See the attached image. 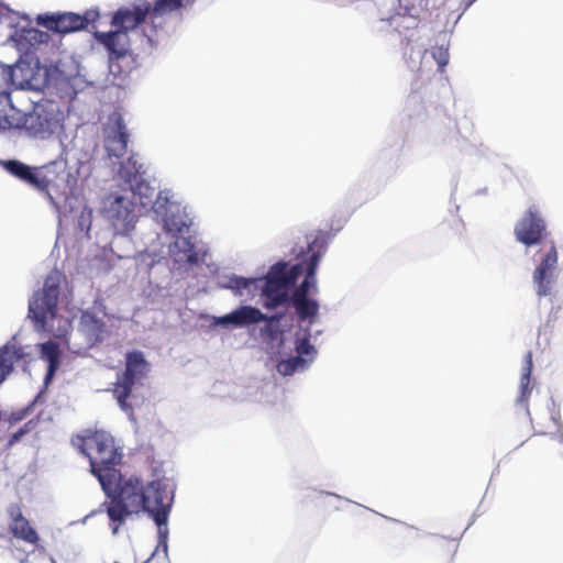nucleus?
Instances as JSON below:
<instances>
[{
  "instance_id": "nucleus-21",
  "label": "nucleus",
  "mask_w": 563,
  "mask_h": 563,
  "mask_svg": "<svg viewBox=\"0 0 563 563\" xmlns=\"http://www.w3.org/2000/svg\"><path fill=\"white\" fill-rule=\"evenodd\" d=\"M108 213L114 225H121L125 229L132 224L135 219L133 203L123 196L114 198L108 209Z\"/></svg>"
},
{
  "instance_id": "nucleus-15",
  "label": "nucleus",
  "mask_w": 563,
  "mask_h": 563,
  "mask_svg": "<svg viewBox=\"0 0 563 563\" xmlns=\"http://www.w3.org/2000/svg\"><path fill=\"white\" fill-rule=\"evenodd\" d=\"M113 123L111 131L106 136V150L110 157H122L128 150L129 133L123 117L114 112L110 117Z\"/></svg>"
},
{
  "instance_id": "nucleus-2",
  "label": "nucleus",
  "mask_w": 563,
  "mask_h": 563,
  "mask_svg": "<svg viewBox=\"0 0 563 563\" xmlns=\"http://www.w3.org/2000/svg\"><path fill=\"white\" fill-rule=\"evenodd\" d=\"M63 274L53 269L44 280L43 288L34 292L29 302V317L36 331L46 332L57 339L67 335L70 321L57 313Z\"/></svg>"
},
{
  "instance_id": "nucleus-31",
  "label": "nucleus",
  "mask_w": 563,
  "mask_h": 563,
  "mask_svg": "<svg viewBox=\"0 0 563 563\" xmlns=\"http://www.w3.org/2000/svg\"><path fill=\"white\" fill-rule=\"evenodd\" d=\"M170 205L172 202L168 198L167 192L159 191L157 194L155 201L153 202L152 209L157 216L162 217L166 221Z\"/></svg>"
},
{
  "instance_id": "nucleus-33",
  "label": "nucleus",
  "mask_w": 563,
  "mask_h": 563,
  "mask_svg": "<svg viewBox=\"0 0 563 563\" xmlns=\"http://www.w3.org/2000/svg\"><path fill=\"white\" fill-rule=\"evenodd\" d=\"M141 165L137 166L136 162L130 157L126 163L121 166L120 173L123 177H126L130 180L132 177H136V175L141 173Z\"/></svg>"
},
{
  "instance_id": "nucleus-32",
  "label": "nucleus",
  "mask_w": 563,
  "mask_h": 563,
  "mask_svg": "<svg viewBox=\"0 0 563 563\" xmlns=\"http://www.w3.org/2000/svg\"><path fill=\"white\" fill-rule=\"evenodd\" d=\"M295 349L297 352V356H308V361H312L317 353L314 346L310 343L309 335H305L303 338L298 339Z\"/></svg>"
},
{
  "instance_id": "nucleus-13",
  "label": "nucleus",
  "mask_w": 563,
  "mask_h": 563,
  "mask_svg": "<svg viewBox=\"0 0 563 563\" xmlns=\"http://www.w3.org/2000/svg\"><path fill=\"white\" fill-rule=\"evenodd\" d=\"M108 495L115 494L131 511H144L145 485L137 477L123 478L120 473L118 485L113 489L106 492Z\"/></svg>"
},
{
  "instance_id": "nucleus-23",
  "label": "nucleus",
  "mask_w": 563,
  "mask_h": 563,
  "mask_svg": "<svg viewBox=\"0 0 563 563\" xmlns=\"http://www.w3.org/2000/svg\"><path fill=\"white\" fill-rule=\"evenodd\" d=\"M41 357L48 363L45 384H48L60 364V351L56 342L47 341L41 345Z\"/></svg>"
},
{
  "instance_id": "nucleus-12",
  "label": "nucleus",
  "mask_w": 563,
  "mask_h": 563,
  "mask_svg": "<svg viewBox=\"0 0 563 563\" xmlns=\"http://www.w3.org/2000/svg\"><path fill=\"white\" fill-rule=\"evenodd\" d=\"M195 0H154L152 3L145 1L148 7L151 31L144 29V36L150 45H153L157 33L163 29L166 16L194 3Z\"/></svg>"
},
{
  "instance_id": "nucleus-36",
  "label": "nucleus",
  "mask_w": 563,
  "mask_h": 563,
  "mask_svg": "<svg viewBox=\"0 0 563 563\" xmlns=\"http://www.w3.org/2000/svg\"><path fill=\"white\" fill-rule=\"evenodd\" d=\"M24 433H25V431H24L23 429H20L19 431L14 432V433L11 435V438H10V441H9V442H10L11 444H12V443L18 442Z\"/></svg>"
},
{
  "instance_id": "nucleus-27",
  "label": "nucleus",
  "mask_w": 563,
  "mask_h": 563,
  "mask_svg": "<svg viewBox=\"0 0 563 563\" xmlns=\"http://www.w3.org/2000/svg\"><path fill=\"white\" fill-rule=\"evenodd\" d=\"M291 305L294 306L298 317L300 320L309 319L312 322L319 311V303L313 299H299L291 300Z\"/></svg>"
},
{
  "instance_id": "nucleus-16",
  "label": "nucleus",
  "mask_w": 563,
  "mask_h": 563,
  "mask_svg": "<svg viewBox=\"0 0 563 563\" xmlns=\"http://www.w3.org/2000/svg\"><path fill=\"white\" fill-rule=\"evenodd\" d=\"M8 514L10 517L9 531L12 536L32 545H37L40 537L30 520L23 516L21 507L11 505Z\"/></svg>"
},
{
  "instance_id": "nucleus-35",
  "label": "nucleus",
  "mask_w": 563,
  "mask_h": 563,
  "mask_svg": "<svg viewBox=\"0 0 563 563\" xmlns=\"http://www.w3.org/2000/svg\"><path fill=\"white\" fill-rule=\"evenodd\" d=\"M181 244L184 245L185 247V253H187V257H186V261L189 263V264H197L198 263V254L197 252L195 251V245L194 243L190 241L189 238H183L181 239Z\"/></svg>"
},
{
  "instance_id": "nucleus-3",
  "label": "nucleus",
  "mask_w": 563,
  "mask_h": 563,
  "mask_svg": "<svg viewBox=\"0 0 563 563\" xmlns=\"http://www.w3.org/2000/svg\"><path fill=\"white\" fill-rule=\"evenodd\" d=\"M302 272V263L289 266L286 262H278L272 265L262 285L264 308L272 310L289 302V289Z\"/></svg>"
},
{
  "instance_id": "nucleus-7",
  "label": "nucleus",
  "mask_w": 563,
  "mask_h": 563,
  "mask_svg": "<svg viewBox=\"0 0 563 563\" xmlns=\"http://www.w3.org/2000/svg\"><path fill=\"white\" fill-rule=\"evenodd\" d=\"M172 504L173 494L163 481L155 479L145 486L144 511L154 519L159 536L164 539L167 536V528L162 527L167 523Z\"/></svg>"
},
{
  "instance_id": "nucleus-34",
  "label": "nucleus",
  "mask_w": 563,
  "mask_h": 563,
  "mask_svg": "<svg viewBox=\"0 0 563 563\" xmlns=\"http://www.w3.org/2000/svg\"><path fill=\"white\" fill-rule=\"evenodd\" d=\"M432 56L437 60L439 67L443 69L449 63V51L443 46H435L432 49Z\"/></svg>"
},
{
  "instance_id": "nucleus-22",
  "label": "nucleus",
  "mask_w": 563,
  "mask_h": 563,
  "mask_svg": "<svg viewBox=\"0 0 563 563\" xmlns=\"http://www.w3.org/2000/svg\"><path fill=\"white\" fill-rule=\"evenodd\" d=\"M23 349L14 345L0 347V384L12 372L13 366L23 357Z\"/></svg>"
},
{
  "instance_id": "nucleus-4",
  "label": "nucleus",
  "mask_w": 563,
  "mask_h": 563,
  "mask_svg": "<svg viewBox=\"0 0 563 563\" xmlns=\"http://www.w3.org/2000/svg\"><path fill=\"white\" fill-rule=\"evenodd\" d=\"M148 371V363L141 351H132L126 354L125 369L118 377L114 384L113 394L122 410L132 415L133 407L128 402L132 389L136 384H141Z\"/></svg>"
},
{
  "instance_id": "nucleus-29",
  "label": "nucleus",
  "mask_w": 563,
  "mask_h": 563,
  "mask_svg": "<svg viewBox=\"0 0 563 563\" xmlns=\"http://www.w3.org/2000/svg\"><path fill=\"white\" fill-rule=\"evenodd\" d=\"M308 361L301 356H291L286 360H282L277 364V371L284 376L292 375L297 369H303L307 366Z\"/></svg>"
},
{
  "instance_id": "nucleus-20",
  "label": "nucleus",
  "mask_w": 563,
  "mask_h": 563,
  "mask_svg": "<svg viewBox=\"0 0 563 563\" xmlns=\"http://www.w3.org/2000/svg\"><path fill=\"white\" fill-rule=\"evenodd\" d=\"M79 330L91 343L101 342L106 332L104 321L90 310L81 311Z\"/></svg>"
},
{
  "instance_id": "nucleus-26",
  "label": "nucleus",
  "mask_w": 563,
  "mask_h": 563,
  "mask_svg": "<svg viewBox=\"0 0 563 563\" xmlns=\"http://www.w3.org/2000/svg\"><path fill=\"white\" fill-rule=\"evenodd\" d=\"M131 509L123 503L118 496H113L110 506L107 509V514L110 520L118 522L113 528V533L118 531L119 526L124 521L126 516L132 514Z\"/></svg>"
},
{
  "instance_id": "nucleus-24",
  "label": "nucleus",
  "mask_w": 563,
  "mask_h": 563,
  "mask_svg": "<svg viewBox=\"0 0 563 563\" xmlns=\"http://www.w3.org/2000/svg\"><path fill=\"white\" fill-rule=\"evenodd\" d=\"M532 366V353L529 351L525 355V362L520 377V394L518 397V402L525 405L526 407L528 406V399L532 391V387L530 386Z\"/></svg>"
},
{
  "instance_id": "nucleus-6",
  "label": "nucleus",
  "mask_w": 563,
  "mask_h": 563,
  "mask_svg": "<svg viewBox=\"0 0 563 563\" xmlns=\"http://www.w3.org/2000/svg\"><path fill=\"white\" fill-rule=\"evenodd\" d=\"M23 121L25 124L22 129H25L29 134L45 139L60 125L62 113L55 101L42 99L34 103L31 112H24Z\"/></svg>"
},
{
  "instance_id": "nucleus-17",
  "label": "nucleus",
  "mask_w": 563,
  "mask_h": 563,
  "mask_svg": "<svg viewBox=\"0 0 563 563\" xmlns=\"http://www.w3.org/2000/svg\"><path fill=\"white\" fill-rule=\"evenodd\" d=\"M96 38L109 51L111 68L114 62H119L130 54L129 36L124 31L117 30L108 33H96Z\"/></svg>"
},
{
  "instance_id": "nucleus-18",
  "label": "nucleus",
  "mask_w": 563,
  "mask_h": 563,
  "mask_svg": "<svg viewBox=\"0 0 563 563\" xmlns=\"http://www.w3.org/2000/svg\"><path fill=\"white\" fill-rule=\"evenodd\" d=\"M24 111L18 109L11 99L10 92H0V130H18L25 124Z\"/></svg>"
},
{
  "instance_id": "nucleus-9",
  "label": "nucleus",
  "mask_w": 563,
  "mask_h": 563,
  "mask_svg": "<svg viewBox=\"0 0 563 563\" xmlns=\"http://www.w3.org/2000/svg\"><path fill=\"white\" fill-rule=\"evenodd\" d=\"M540 252H543L537 267L533 271L532 279L539 297L551 294L552 285L555 282L559 255L555 243L550 241Z\"/></svg>"
},
{
  "instance_id": "nucleus-8",
  "label": "nucleus",
  "mask_w": 563,
  "mask_h": 563,
  "mask_svg": "<svg viewBox=\"0 0 563 563\" xmlns=\"http://www.w3.org/2000/svg\"><path fill=\"white\" fill-rule=\"evenodd\" d=\"M99 18L97 9H89L84 14L64 12L57 14H44L37 16V24L45 29L67 34L86 29L90 23H93Z\"/></svg>"
},
{
  "instance_id": "nucleus-5",
  "label": "nucleus",
  "mask_w": 563,
  "mask_h": 563,
  "mask_svg": "<svg viewBox=\"0 0 563 563\" xmlns=\"http://www.w3.org/2000/svg\"><path fill=\"white\" fill-rule=\"evenodd\" d=\"M328 235L319 232L311 240L308 239L307 252H300V256L307 255L302 263V267L306 271L305 279L301 284L295 288L289 301L299 299H309L310 292H317L316 272L322 255L327 251Z\"/></svg>"
},
{
  "instance_id": "nucleus-1",
  "label": "nucleus",
  "mask_w": 563,
  "mask_h": 563,
  "mask_svg": "<svg viewBox=\"0 0 563 563\" xmlns=\"http://www.w3.org/2000/svg\"><path fill=\"white\" fill-rule=\"evenodd\" d=\"M71 444L89 460L90 471L104 492L118 485L120 471L117 466L121 463L122 452L110 433L86 430L84 434L73 437Z\"/></svg>"
},
{
  "instance_id": "nucleus-19",
  "label": "nucleus",
  "mask_w": 563,
  "mask_h": 563,
  "mask_svg": "<svg viewBox=\"0 0 563 563\" xmlns=\"http://www.w3.org/2000/svg\"><path fill=\"white\" fill-rule=\"evenodd\" d=\"M266 319V314L258 308L252 306H241L232 312L220 317L218 323L222 325L233 324L234 327H247L256 324Z\"/></svg>"
},
{
  "instance_id": "nucleus-10",
  "label": "nucleus",
  "mask_w": 563,
  "mask_h": 563,
  "mask_svg": "<svg viewBox=\"0 0 563 563\" xmlns=\"http://www.w3.org/2000/svg\"><path fill=\"white\" fill-rule=\"evenodd\" d=\"M4 169L21 181L32 186L41 192H47L54 183L48 167H31L20 161L3 162Z\"/></svg>"
},
{
  "instance_id": "nucleus-30",
  "label": "nucleus",
  "mask_w": 563,
  "mask_h": 563,
  "mask_svg": "<svg viewBox=\"0 0 563 563\" xmlns=\"http://www.w3.org/2000/svg\"><path fill=\"white\" fill-rule=\"evenodd\" d=\"M283 318L284 313H275L273 316L266 314V319L262 321L265 322L264 327L261 329L262 335L271 340H276L282 333L278 325Z\"/></svg>"
},
{
  "instance_id": "nucleus-28",
  "label": "nucleus",
  "mask_w": 563,
  "mask_h": 563,
  "mask_svg": "<svg viewBox=\"0 0 563 563\" xmlns=\"http://www.w3.org/2000/svg\"><path fill=\"white\" fill-rule=\"evenodd\" d=\"M262 278H245L240 276H232L229 278L227 288L234 290L239 295H243L244 291L251 294L258 287V283Z\"/></svg>"
},
{
  "instance_id": "nucleus-14",
  "label": "nucleus",
  "mask_w": 563,
  "mask_h": 563,
  "mask_svg": "<svg viewBox=\"0 0 563 563\" xmlns=\"http://www.w3.org/2000/svg\"><path fill=\"white\" fill-rule=\"evenodd\" d=\"M112 25L117 26L119 31L128 33L129 30H134L139 25L145 23L147 32L151 31L148 7L145 1L140 4H133L131 8H120L113 15Z\"/></svg>"
},
{
  "instance_id": "nucleus-25",
  "label": "nucleus",
  "mask_w": 563,
  "mask_h": 563,
  "mask_svg": "<svg viewBox=\"0 0 563 563\" xmlns=\"http://www.w3.org/2000/svg\"><path fill=\"white\" fill-rule=\"evenodd\" d=\"M11 85L16 89H35L32 70L27 66L16 65L10 73Z\"/></svg>"
},
{
  "instance_id": "nucleus-11",
  "label": "nucleus",
  "mask_w": 563,
  "mask_h": 563,
  "mask_svg": "<svg viewBox=\"0 0 563 563\" xmlns=\"http://www.w3.org/2000/svg\"><path fill=\"white\" fill-rule=\"evenodd\" d=\"M515 236L526 246L541 243L548 235L547 223L534 208H529L515 225Z\"/></svg>"
},
{
  "instance_id": "nucleus-37",
  "label": "nucleus",
  "mask_w": 563,
  "mask_h": 563,
  "mask_svg": "<svg viewBox=\"0 0 563 563\" xmlns=\"http://www.w3.org/2000/svg\"><path fill=\"white\" fill-rule=\"evenodd\" d=\"M448 543H449L450 548L452 549V551L455 552L456 549H457L456 541L455 540H449Z\"/></svg>"
}]
</instances>
